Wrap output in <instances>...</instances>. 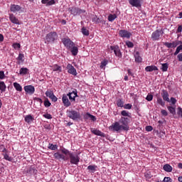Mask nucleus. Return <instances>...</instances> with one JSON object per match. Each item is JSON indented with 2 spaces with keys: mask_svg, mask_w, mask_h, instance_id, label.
Masks as SVG:
<instances>
[{
  "mask_svg": "<svg viewBox=\"0 0 182 182\" xmlns=\"http://www.w3.org/2000/svg\"><path fill=\"white\" fill-rule=\"evenodd\" d=\"M164 46H166V48H177V46H178V41H173L172 43H168V42H166V43H164Z\"/></svg>",
  "mask_w": 182,
  "mask_h": 182,
  "instance_id": "2eb2a0df",
  "label": "nucleus"
},
{
  "mask_svg": "<svg viewBox=\"0 0 182 182\" xmlns=\"http://www.w3.org/2000/svg\"><path fill=\"white\" fill-rule=\"evenodd\" d=\"M70 49V52H71L72 55H73V56H76V55H77V53L79 52V49L77 48V47L75 46V45Z\"/></svg>",
  "mask_w": 182,
  "mask_h": 182,
  "instance_id": "b1692460",
  "label": "nucleus"
},
{
  "mask_svg": "<svg viewBox=\"0 0 182 182\" xmlns=\"http://www.w3.org/2000/svg\"><path fill=\"white\" fill-rule=\"evenodd\" d=\"M161 114H162V116H168V112H167L165 109H162L161 111Z\"/></svg>",
  "mask_w": 182,
  "mask_h": 182,
  "instance_id": "de8ad7c7",
  "label": "nucleus"
},
{
  "mask_svg": "<svg viewBox=\"0 0 182 182\" xmlns=\"http://www.w3.org/2000/svg\"><path fill=\"white\" fill-rule=\"evenodd\" d=\"M48 149H50V150H58V146L53 145V144H49Z\"/></svg>",
  "mask_w": 182,
  "mask_h": 182,
  "instance_id": "ea45409f",
  "label": "nucleus"
},
{
  "mask_svg": "<svg viewBox=\"0 0 182 182\" xmlns=\"http://www.w3.org/2000/svg\"><path fill=\"white\" fill-rule=\"evenodd\" d=\"M90 117V113H86L84 115V119H85V120H89Z\"/></svg>",
  "mask_w": 182,
  "mask_h": 182,
  "instance_id": "5fc2aeb1",
  "label": "nucleus"
},
{
  "mask_svg": "<svg viewBox=\"0 0 182 182\" xmlns=\"http://www.w3.org/2000/svg\"><path fill=\"white\" fill-rule=\"evenodd\" d=\"M146 132H151V130H153V127H151V126H146Z\"/></svg>",
  "mask_w": 182,
  "mask_h": 182,
  "instance_id": "6e6d98bb",
  "label": "nucleus"
},
{
  "mask_svg": "<svg viewBox=\"0 0 182 182\" xmlns=\"http://www.w3.org/2000/svg\"><path fill=\"white\" fill-rule=\"evenodd\" d=\"M9 19L12 23H15L16 25H21L19 20L16 18L14 14H9Z\"/></svg>",
  "mask_w": 182,
  "mask_h": 182,
  "instance_id": "a211bd4d",
  "label": "nucleus"
},
{
  "mask_svg": "<svg viewBox=\"0 0 182 182\" xmlns=\"http://www.w3.org/2000/svg\"><path fill=\"white\" fill-rule=\"evenodd\" d=\"M126 45L128 48H134V44L132 41H127Z\"/></svg>",
  "mask_w": 182,
  "mask_h": 182,
  "instance_id": "a18cd8bd",
  "label": "nucleus"
},
{
  "mask_svg": "<svg viewBox=\"0 0 182 182\" xmlns=\"http://www.w3.org/2000/svg\"><path fill=\"white\" fill-rule=\"evenodd\" d=\"M0 90L1 92H5L6 90V85L4 81H0Z\"/></svg>",
  "mask_w": 182,
  "mask_h": 182,
  "instance_id": "c756f323",
  "label": "nucleus"
},
{
  "mask_svg": "<svg viewBox=\"0 0 182 182\" xmlns=\"http://www.w3.org/2000/svg\"><path fill=\"white\" fill-rule=\"evenodd\" d=\"M170 102L171 105H175L176 103H177V100H176V98L174 97H171Z\"/></svg>",
  "mask_w": 182,
  "mask_h": 182,
  "instance_id": "8fccbe9b",
  "label": "nucleus"
},
{
  "mask_svg": "<svg viewBox=\"0 0 182 182\" xmlns=\"http://www.w3.org/2000/svg\"><path fill=\"white\" fill-rule=\"evenodd\" d=\"M178 60H179V62H182V53H179L177 56Z\"/></svg>",
  "mask_w": 182,
  "mask_h": 182,
  "instance_id": "680f3d73",
  "label": "nucleus"
},
{
  "mask_svg": "<svg viewBox=\"0 0 182 182\" xmlns=\"http://www.w3.org/2000/svg\"><path fill=\"white\" fill-rule=\"evenodd\" d=\"M182 32V26H178V29L176 31V33H180Z\"/></svg>",
  "mask_w": 182,
  "mask_h": 182,
  "instance_id": "052dcab7",
  "label": "nucleus"
},
{
  "mask_svg": "<svg viewBox=\"0 0 182 182\" xmlns=\"http://www.w3.org/2000/svg\"><path fill=\"white\" fill-rule=\"evenodd\" d=\"M109 130L112 132H127L129 130V118L122 117L119 122H115L109 127Z\"/></svg>",
  "mask_w": 182,
  "mask_h": 182,
  "instance_id": "f257e3e1",
  "label": "nucleus"
},
{
  "mask_svg": "<svg viewBox=\"0 0 182 182\" xmlns=\"http://www.w3.org/2000/svg\"><path fill=\"white\" fill-rule=\"evenodd\" d=\"M67 70L68 73H70V75H73L74 76H76V75H77L76 68H75V67H73V65H72L71 64H68Z\"/></svg>",
  "mask_w": 182,
  "mask_h": 182,
  "instance_id": "f8f14e48",
  "label": "nucleus"
},
{
  "mask_svg": "<svg viewBox=\"0 0 182 182\" xmlns=\"http://www.w3.org/2000/svg\"><path fill=\"white\" fill-rule=\"evenodd\" d=\"M53 95V91L52 90H48L46 92V96L49 97V99H50Z\"/></svg>",
  "mask_w": 182,
  "mask_h": 182,
  "instance_id": "4c0bfd02",
  "label": "nucleus"
},
{
  "mask_svg": "<svg viewBox=\"0 0 182 182\" xmlns=\"http://www.w3.org/2000/svg\"><path fill=\"white\" fill-rule=\"evenodd\" d=\"M134 58L135 62H137L138 63H141V60H143V59L140 57V54L139 53V52L135 53Z\"/></svg>",
  "mask_w": 182,
  "mask_h": 182,
  "instance_id": "393cba45",
  "label": "nucleus"
},
{
  "mask_svg": "<svg viewBox=\"0 0 182 182\" xmlns=\"http://www.w3.org/2000/svg\"><path fill=\"white\" fill-rule=\"evenodd\" d=\"M148 102H151L153 100V96L151 95H148L146 97Z\"/></svg>",
  "mask_w": 182,
  "mask_h": 182,
  "instance_id": "09e8293b",
  "label": "nucleus"
},
{
  "mask_svg": "<svg viewBox=\"0 0 182 182\" xmlns=\"http://www.w3.org/2000/svg\"><path fill=\"white\" fill-rule=\"evenodd\" d=\"M89 120H92V122H96V117L90 114Z\"/></svg>",
  "mask_w": 182,
  "mask_h": 182,
  "instance_id": "13d9d810",
  "label": "nucleus"
},
{
  "mask_svg": "<svg viewBox=\"0 0 182 182\" xmlns=\"http://www.w3.org/2000/svg\"><path fill=\"white\" fill-rule=\"evenodd\" d=\"M107 65V60H103L101 62L100 68L101 69H105V67Z\"/></svg>",
  "mask_w": 182,
  "mask_h": 182,
  "instance_id": "79ce46f5",
  "label": "nucleus"
},
{
  "mask_svg": "<svg viewBox=\"0 0 182 182\" xmlns=\"http://www.w3.org/2000/svg\"><path fill=\"white\" fill-rule=\"evenodd\" d=\"M62 100L65 107H69V106H70L71 103H70V101H69V98L68 97V95H63Z\"/></svg>",
  "mask_w": 182,
  "mask_h": 182,
  "instance_id": "4468645a",
  "label": "nucleus"
},
{
  "mask_svg": "<svg viewBox=\"0 0 182 182\" xmlns=\"http://www.w3.org/2000/svg\"><path fill=\"white\" fill-rule=\"evenodd\" d=\"M60 151L61 153H63V154H65V156H69L70 163L71 164H75V166H77V164H79V162L80 161V158L79 157V155L71 153L70 151H69V150L65 148L61 149Z\"/></svg>",
  "mask_w": 182,
  "mask_h": 182,
  "instance_id": "f03ea898",
  "label": "nucleus"
},
{
  "mask_svg": "<svg viewBox=\"0 0 182 182\" xmlns=\"http://www.w3.org/2000/svg\"><path fill=\"white\" fill-rule=\"evenodd\" d=\"M181 50H182V45H180L176 48V50L174 53V55L176 56V55H178Z\"/></svg>",
  "mask_w": 182,
  "mask_h": 182,
  "instance_id": "58836bf2",
  "label": "nucleus"
},
{
  "mask_svg": "<svg viewBox=\"0 0 182 182\" xmlns=\"http://www.w3.org/2000/svg\"><path fill=\"white\" fill-rule=\"evenodd\" d=\"M3 153L4 159L5 160H7V161H12V160H14L11 156H9V155H8L6 149H3Z\"/></svg>",
  "mask_w": 182,
  "mask_h": 182,
  "instance_id": "412c9836",
  "label": "nucleus"
},
{
  "mask_svg": "<svg viewBox=\"0 0 182 182\" xmlns=\"http://www.w3.org/2000/svg\"><path fill=\"white\" fill-rule=\"evenodd\" d=\"M164 182H171V178L170 177H165Z\"/></svg>",
  "mask_w": 182,
  "mask_h": 182,
  "instance_id": "bf43d9fd",
  "label": "nucleus"
},
{
  "mask_svg": "<svg viewBox=\"0 0 182 182\" xmlns=\"http://www.w3.org/2000/svg\"><path fill=\"white\" fill-rule=\"evenodd\" d=\"M119 35L121 36V38H126L127 39H129L130 36H132V33L126 30H121L119 32Z\"/></svg>",
  "mask_w": 182,
  "mask_h": 182,
  "instance_id": "9b49d317",
  "label": "nucleus"
},
{
  "mask_svg": "<svg viewBox=\"0 0 182 182\" xmlns=\"http://www.w3.org/2000/svg\"><path fill=\"white\" fill-rule=\"evenodd\" d=\"M21 7L19 5H16V4H11L10 6V10L11 12H14V14H16V12H19V11H21Z\"/></svg>",
  "mask_w": 182,
  "mask_h": 182,
  "instance_id": "dca6fc26",
  "label": "nucleus"
},
{
  "mask_svg": "<svg viewBox=\"0 0 182 182\" xmlns=\"http://www.w3.org/2000/svg\"><path fill=\"white\" fill-rule=\"evenodd\" d=\"M0 42H4V35L0 34Z\"/></svg>",
  "mask_w": 182,
  "mask_h": 182,
  "instance_id": "69168bd1",
  "label": "nucleus"
},
{
  "mask_svg": "<svg viewBox=\"0 0 182 182\" xmlns=\"http://www.w3.org/2000/svg\"><path fill=\"white\" fill-rule=\"evenodd\" d=\"M163 33H164L163 30H156L154 33H152L151 39L153 41H159V39H160V36H161Z\"/></svg>",
  "mask_w": 182,
  "mask_h": 182,
  "instance_id": "423d86ee",
  "label": "nucleus"
},
{
  "mask_svg": "<svg viewBox=\"0 0 182 182\" xmlns=\"http://www.w3.org/2000/svg\"><path fill=\"white\" fill-rule=\"evenodd\" d=\"M18 60H23V54H19L18 57Z\"/></svg>",
  "mask_w": 182,
  "mask_h": 182,
  "instance_id": "e2e57ef3",
  "label": "nucleus"
},
{
  "mask_svg": "<svg viewBox=\"0 0 182 182\" xmlns=\"http://www.w3.org/2000/svg\"><path fill=\"white\" fill-rule=\"evenodd\" d=\"M54 158L57 160H63L64 161H66V160H69V157L66 156L65 154H60L59 152H56L54 154Z\"/></svg>",
  "mask_w": 182,
  "mask_h": 182,
  "instance_id": "6e6552de",
  "label": "nucleus"
},
{
  "mask_svg": "<svg viewBox=\"0 0 182 182\" xmlns=\"http://www.w3.org/2000/svg\"><path fill=\"white\" fill-rule=\"evenodd\" d=\"M123 101H122V100H118L117 101V106H118V107H123Z\"/></svg>",
  "mask_w": 182,
  "mask_h": 182,
  "instance_id": "37998d69",
  "label": "nucleus"
},
{
  "mask_svg": "<svg viewBox=\"0 0 182 182\" xmlns=\"http://www.w3.org/2000/svg\"><path fill=\"white\" fill-rule=\"evenodd\" d=\"M28 72H29V70H28V68H22L19 70L20 75H26V73H28Z\"/></svg>",
  "mask_w": 182,
  "mask_h": 182,
  "instance_id": "f704fd0d",
  "label": "nucleus"
},
{
  "mask_svg": "<svg viewBox=\"0 0 182 182\" xmlns=\"http://www.w3.org/2000/svg\"><path fill=\"white\" fill-rule=\"evenodd\" d=\"M43 116L46 119H52V115L50 114H43Z\"/></svg>",
  "mask_w": 182,
  "mask_h": 182,
  "instance_id": "864d4df0",
  "label": "nucleus"
},
{
  "mask_svg": "<svg viewBox=\"0 0 182 182\" xmlns=\"http://www.w3.org/2000/svg\"><path fill=\"white\" fill-rule=\"evenodd\" d=\"M178 181L182 182V176L178 178Z\"/></svg>",
  "mask_w": 182,
  "mask_h": 182,
  "instance_id": "774afa93",
  "label": "nucleus"
},
{
  "mask_svg": "<svg viewBox=\"0 0 182 182\" xmlns=\"http://www.w3.org/2000/svg\"><path fill=\"white\" fill-rule=\"evenodd\" d=\"M67 96L69 97L70 102H75L76 97H77V90H74L73 92H69Z\"/></svg>",
  "mask_w": 182,
  "mask_h": 182,
  "instance_id": "1a4fd4ad",
  "label": "nucleus"
},
{
  "mask_svg": "<svg viewBox=\"0 0 182 182\" xmlns=\"http://www.w3.org/2000/svg\"><path fill=\"white\" fill-rule=\"evenodd\" d=\"M14 87L18 92H22V86L18 82H14Z\"/></svg>",
  "mask_w": 182,
  "mask_h": 182,
  "instance_id": "7c9ffc66",
  "label": "nucleus"
},
{
  "mask_svg": "<svg viewBox=\"0 0 182 182\" xmlns=\"http://www.w3.org/2000/svg\"><path fill=\"white\" fill-rule=\"evenodd\" d=\"M162 72H167L168 69V63H163L161 64V68Z\"/></svg>",
  "mask_w": 182,
  "mask_h": 182,
  "instance_id": "473e14b6",
  "label": "nucleus"
},
{
  "mask_svg": "<svg viewBox=\"0 0 182 182\" xmlns=\"http://www.w3.org/2000/svg\"><path fill=\"white\" fill-rule=\"evenodd\" d=\"M5 78V73L4 71H0V79H4Z\"/></svg>",
  "mask_w": 182,
  "mask_h": 182,
  "instance_id": "4d7b16f0",
  "label": "nucleus"
},
{
  "mask_svg": "<svg viewBox=\"0 0 182 182\" xmlns=\"http://www.w3.org/2000/svg\"><path fill=\"white\" fill-rule=\"evenodd\" d=\"M87 170H89L90 173H95L96 171V168H97V166L96 165H90L87 166Z\"/></svg>",
  "mask_w": 182,
  "mask_h": 182,
  "instance_id": "cd10ccee",
  "label": "nucleus"
},
{
  "mask_svg": "<svg viewBox=\"0 0 182 182\" xmlns=\"http://www.w3.org/2000/svg\"><path fill=\"white\" fill-rule=\"evenodd\" d=\"M122 116H124L126 117H132V113L129 112L128 111L123 110L121 112Z\"/></svg>",
  "mask_w": 182,
  "mask_h": 182,
  "instance_id": "2f4dec72",
  "label": "nucleus"
},
{
  "mask_svg": "<svg viewBox=\"0 0 182 182\" xmlns=\"http://www.w3.org/2000/svg\"><path fill=\"white\" fill-rule=\"evenodd\" d=\"M132 107H133V105H132V104H127L124 106V108L127 109L128 110H130Z\"/></svg>",
  "mask_w": 182,
  "mask_h": 182,
  "instance_id": "49530a36",
  "label": "nucleus"
},
{
  "mask_svg": "<svg viewBox=\"0 0 182 182\" xmlns=\"http://www.w3.org/2000/svg\"><path fill=\"white\" fill-rule=\"evenodd\" d=\"M129 4L135 8H141L143 0H128Z\"/></svg>",
  "mask_w": 182,
  "mask_h": 182,
  "instance_id": "0eeeda50",
  "label": "nucleus"
},
{
  "mask_svg": "<svg viewBox=\"0 0 182 182\" xmlns=\"http://www.w3.org/2000/svg\"><path fill=\"white\" fill-rule=\"evenodd\" d=\"M13 48H14V49H19V48H21V44H19V43H14L13 44Z\"/></svg>",
  "mask_w": 182,
  "mask_h": 182,
  "instance_id": "3c124183",
  "label": "nucleus"
},
{
  "mask_svg": "<svg viewBox=\"0 0 182 182\" xmlns=\"http://www.w3.org/2000/svg\"><path fill=\"white\" fill-rule=\"evenodd\" d=\"M62 42L68 49H72L73 46H75V43L69 38H63Z\"/></svg>",
  "mask_w": 182,
  "mask_h": 182,
  "instance_id": "39448f33",
  "label": "nucleus"
},
{
  "mask_svg": "<svg viewBox=\"0 0 182 182\" xmlns=\"http://www.w3.org/2000/svg\"><path fill=\"white\" fill-rule=\"evenodd\" d=\"M161 96L163 100H165V102H170V98L168 97V92H167V90H163L161 92Z\"/></svg>",
  "mask_w": 182,
  "mask_h": 182,
  "instance_id": "f3484780",
  "label": "nucleus"
},
{
  "mask_svg": "<svg viewBox=\"0 0 182 182\" xmlns=\"http://www.w3.org/2000/svg\"><path fill=\"white\" fill-rule=\"evenodd\" d=\"M110 49L111 50H113L115 56H117V58H122V52H120L119 46H111Z\"/></svg>",
  "mask_w": 182,
  "mask_h": 182,
  "instance_id": "ddd939ff",
  "label": "nucleus"
},
{
  "mask_svg": "<svg viewBox=\"0 0 182 182\" xmlns=\"http://www.w3.org/2000/svg\"><path fill=\"white\" fill-rule=\"evenodd\" d=\"M83 12H85V11L80 10V9H77V8H72L71 9V14H73V15H77V14H82Z\"/></svg>",
  "mask_w": 182,
  "mask_h": 182,
  "instance_id": "5701e85b",
  "label": "nucleus"
},
{
  "mask_svg": "<svg viewBox=\"0 0 182 182\" xmlns=\"http://www.w3.org/2000/svg\"><path fill=\"white\" fill-rule=\"evenodd\" d=\"M157 103L162 106V107H164V106H166V102L163 101V99H161V97L157 98Z\"/></svg>",
  "mask_w": 182,
  "mask_h": 182,
  "instance_id": "c9c22d12",
  "label": "nucleus"
},
{
  "mask_svg": "<svg viewBox=\"0 0 182 182\" xmlns=\"http://www.w3.org/2000/svg\"><path fill=\"white\" fill-rule=\"evenodd\" d=\"M164 170L167 173H171V171H173V167H171L170 164H165L164 166Z\"/></svg>",
  "mask_w": 182,
  "mask_h": 182,
  "instance_id": "bb28decb",
  "label": "nucleus"
},
{
  "mask_svg": "<svg viewBox=\"0 0 182 182\" xmlns=\"http://www.w3.org/2000/svg\"><path fill=\"white\" fill-rule=\"evenodd\" d=\"M42 4H46L48 6L55 4V0H42Z\"/></svg>",
  "mask_w": 182,
  "mask_h": 182,
  "instance_id": "c85d7f7f",
  "label": "nucleus"
},
{
  "mask_svg": "<svg viewBox=\"0 0 182 182\" xmlns=\"http://www.w3.org/2000/svg\"><path fill=\"white\" fill-rule=\"evenodd\" d=\"M36 100H37V102H38V103L42 104V99H41V98H36Z\"/></svg>",
  "mask_w": 182,
  "mask_h": 182,
  "instance_id": "338daca9",
  "label": "nucleus"
},
{
  "mask_svg": "<svg viewBox=\"0 0 182 182\" xmlns=\"http://www.w3.org/2000/svg\"><path fill=\"white\" fill-rule=\"evenodd\" d=\"M82 33H83L85 36H89V30L86 29V28L83 27L82 28Z\"/></svg>",
  "mask_w": 182,
  "mask_h": 182,
  "instance_id": "a19ab883",
  "label": "nucleus"
},
{
  "mask_svg": "<svg viewBox=\"0 0 182 182\" xmlns=\"http://www.w3.org/2000/svg\"><path fill=\"white\" fill-rule=\"evenodd\" d=\"M58 40V33L56 32H50L48 33L45 38V43H53Z\"/></svg>",
  "mask_w": 182,
  "mask_h": 182,
  "instance_id": "7ed1b4c3",
  "label": "nucleus"
},
{
  "mask_svg": "<svg viewBox=\"0 0 182 182\" xmlns=\"http://www.w3.org/2000/svg\"><path fill=\"white\" fill-rule=\"evenodd\" d=\"M24 90L27 95H33L35 93V87L33 85H26L24 87Z\"/></svg>",
  "mask_w": 182,
  "mask_h": 182,
  "instance_id": "9d476101",
  "label": "nucleus"
},
{
  "mask_svg": "<svg viewBox=\"0 0 182 182\" xmlns=\"http://www.w3.org/2000/svg\"><path fill=\"white\" fill-rule=\"evenodd\" d=\"M68 117L73 120H79L80 119V112L75 110H70L67 112Z\"/></svg>",
  "mask_w": 182,
  "mask_h": 182,
  "instance_id": "20e7f679",
  "label": "nucleus"
},
{
  "mask_svg": "<svg viewBox=\"0 0 182 182\" xmlns=\"http://www.w3.org/2000/svg\"><path fill=\"white\" fill-rule=\"evenodd\" d=\"M167 109L170 112V113H171V114H176V107L168 106Z\"/></svg>",
  "mask_w": 182,
  "mask_h": 182,
  "instance_id": "e433bc0d",
  "label": "nucleus"
},
{
  "mask_svg": "<svg viewBox=\"0 0 182 182\" xmlns=\"http://www.w3.org/2000/svg\"><path fill=\"white\" fill-rule=\"evenodd\" d=\"M146 72H153V70H159L156 65H149L145 68Z\"/></svg>",
  "mask_w": 182,
  "mask_h": 182,
  "instance_id": "4be33fe9",
  "label": "nucleus"
},
{
  "mask_svg": "<svg viewBox=\"0 0 182 182\" xmlns=\"http://www.w3.org/2000/svg\"><path fill=\"white\" fill-rule=\"evenodd\" d=\"M116 18H117V15H116V14H109L108 16V21L109 22H113V21H114V19H116Z\"/></svg>",
  "mask_w": 182,
  "mask_h": 182,
  "instance_id": "72a5a7b5",
  "label": "nucleus"
},
{
  "mask_svg": "<svg viewBox=\"0 0 182 182\" xmlns=\"http://www.w3.org/2000/svg\"><path fill=\"white\" fill-rule=\"evenodd\" d=\"M50 102H49V100L46 99L45 101H44V106L46 107H50Z\"/></svg>",
  "mask_w": 182,
  "mask_h": 182,
  "instance_id": "c03bdc74",
  "label": "nucleus"
},
{
  "mask_svg": "<svg viewBox=\"0 0 182 182\" xmlns=\"http://www.w3.org/2000/svg\"><path fill=\"white\" fill-rule=\"evenodd\" d=\"M24 120L26 123H28V124H31V123L33 122V117H32V115H26L25 117Z\"/></svg>",
  "mask_w": 182,
  "mask_h": 182,
  "instance_id": "a878e982",
  "label": "nucleus"
},
{
  "mask_svg": "<svg viewBox=\"0 0 182 182\" xmlns=\"http://www.w3.org/2000/svg\"><path fill=\"white\" fill-rule=\"evenodd\" d=\"M52 102H58V97L53 95L50 98Z\"/></svg>",
  "mask_w": 182,
  "mask_h": 182,
  "instance_id": "603ef678",
  "label": "nucleus"
},
{
  "mask_svg": "<svg viewBox=\"0 0 182 182\" xmlns=\"http://www.w3.org/2000/svg\"><path fill=\"white\" fill-rule=\"evenodd\" d=\"M92 22H96V23H99V18H97V17H94L93 18H92Z\"/></svg>",
  "mask_w": 182,
  "mask_h": 182,
  "instance_id": "0e129e2a",
  "label": "nucleus"
},
{
  "mask_svg": "<svg viewBox=\"0 0 182 182\" xmlns=\"http://www.w3.org/2000/svg\"><path fill=\"white\" fill-rule=\"evenodd\" d=\"M91 132H92L93 134H95V136H100L101 137H105V133L102 132L99 129L92 128Z\"/></svg>",
  "mask_w": 182,
  "mask_h": 182,
  "instance_id": "6ab92c4d",
  "label": "nucleus"
},
{
  "mask_svg": "<svg viewBox=\"0 0 182 182\" xmlns=\"http://www.w3.org/2000/svg\"><path fill=\"white\" fill-rule=\"evenodd\" d=\"M51 69L53 72H57V73H60V72H62V66H60L58 64L51 66Z\"/></svg>",
  "mask_w": 182,
  "mask_h": 182,
  "instance_id": "aec40b11",
  "label": "nucleus"
}]
</instances>
